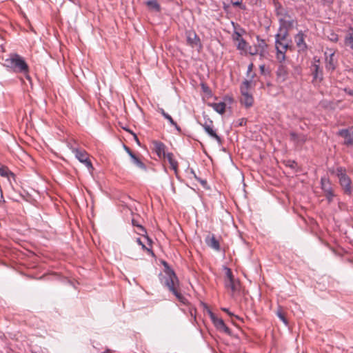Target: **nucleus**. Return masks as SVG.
<instances>
[{
  "instance_id": "obj_1",
  "label": "nucleus",
  "mask_w": 353,
  "mask_h": 353,
  "mask_svg": "<svg viewBox=\"0 0 353 353\" xmlns=\"http://www.w3.org/2000/svg\"><path fill=\"white\" fill-rule=\"evenodd\" d=\"M163 264L165 267V271L163 275L162 274L159 275L161 283L167 288L179 302L185 304L187 300L180 292L179 281L177 276L174 270L169 267L168 263L163 261Z\"/></svg>"
},
{
  "instance_id": "obj_2",
  "label": "nucleus",
  "mask_w": 353,
  "mask_h": 353,
  "mask_svg": "<svg viewBox=\"0 0 353 353\" xmlns=\"http://www.w3.org/2000/svg\"><path fill=\"white\" fill-rule=\"evenodd\" d=\"M3 66L8 70L15 72L27 74L29 72V67L25 59L17 53H12L9 57L5 59Z\"/></svg>"
},
{
  "instance_id": "obj_3",
  "label": "nucleus",
  "mask_w": 353,
  "mask_h": 353,
  "mask_svg": "<svg viewBox=\"0 0 353 353\" xmlns=\"http://www.w3.org/2000/svg\"><path fill=\"white\" fill-rule=\"evenodd\" d=\"M254 77V74H252L250 80L245 79L243 81L240 87V91L241 94V103L243 104L246 108L252 106L254 103V98L251 94L249 93V89L250 88L252 83V79Z\"/></svg>"
},
{
  "instance_id": "obj_4",
  "label": "nucleus",
  "mask_w": 353,
  "mask_h": 353,
  "mask_svg": "<svg viewBox=\"0 0 353 353\" xmlns=\"http://www.w3.org/2000/svg\"><path fill=\"white\" fill-rule=\"evenodd\" d=\"M75 145V142H74L73 143H68V147L74 154L75 157L81 163H83L90 171H92L94 168L92 162L88 157V154L86 152L85 150L77 148Z\"/></svg>"
},
{
  "instance_id": "obj_5",
  "label": "nucleus",
  "mask_w": 353,
  "mask_h": 353,
  "mask_svg": "<svg viewBox=\"0 0 353 353\" xmlns=\"http://www.w3.org/2000/svg\"><path fill=\"white\" fill-rule=\"evenodd\" d=\"M345 171L344 168L340 166L336 168L335 174L339 180V183L344 192L350 195L352 193V182L350 177L345 173Z\"/></svg>"
},
{
  "instance_id": "obj_6",
  "label": "nucleus",
  "mask_w": 353,
  "mask_h": 353,
  "mask_svg": "<svg viewBox=\"0 0 353 353\" xmlns=\"http://www.w3.org/2000/svg\"><path fill=\"white\" fill-rule=\"evenodd\" d=\"M312 75V83L321 82L323 79V69L321 68V61L317 57H313L310 66Z\"/></svg>"
},
{
  "instance_id": "obj_7",
  "label": "nucleus",
  "mask_w": 353,
  "mask_h": 353,
  "mask_svg": "<svg viewBox=\"0 0 353 353\" xmlns=\"http://www.w3.org/2000/svg\"><path fill=\"white\" fill-rule=\"evenodd\" d=\"M291 40L283 41L275 39V47L276 50V59L279 62L284 61L285 59V52L290 47Z\"/></svg>"
},
{
  "instance_id": "obj_8",
  "label": "nucleus",
  "mask_w": 353,
  "mask_h": 353,
  "mask_svg": "<svg viewBox=\"0 0 353 353\" xmlns=\"http://www.w3.org/2000/svg\"><path fill=\"white\" fill-rule=\"evenodd\" d=\"M205 132L212 139H215L219 144L222 143L221 138L216 134L214 129L213 121L210 119L204 118V122L200 123Z\"/></svg>"
},
{
  "instance_id": "obj_9",
  "label": "nucleus",
  "mask_w": 353,
  "mask_h": 353,
  "mask_svg": "<svg viewBox=\"0 0 353 353\" xmlns=\"http://www.w3.org/2000/svg\"><path fill=\"white\" fill-rule=\"evenodd\" d=\"M321 187L328 203H331L335 196V194L334 193L330 179L327 177H322L321 179Z\"/></svg>"
},
{
  "instance_id": "obj_10",
  "label": "nucleus",
  "mask_w": 353,
  "mask_h": 353,
  "mask_svg": "<svg viewBox=\"0 0 353 353\" xmlns=\"http://www.w3.org/2000/svg\"><path fill=\"white\" fill-rule=\"evenodd\" d=\"M209 314L210 319L216 328L221 332H224L228 335H232L231 330L225 325L222 319L218 318L212 312L210 311Z\"/></svg>"
},
{
  "instance_id": "obj_11",
  "label": "nucleus",
  "mask_w": 353,
  "mask_h": 353,
  "mask_svg": "<svg viewBox=\"0 0 353 353\" xmlns=\"http://www.w3.org/2000/svg\"><path fill=\"white\" fill-rule=\"evenodd\" d=\"M276 81L279 83L285 82L289 77V69L284 61L279 62L276 72Z\"/></svg>"
},
{
  "instance_id": "obj_12",
  "label": "nucleus",
  "mask_w": 353,
  "mask_h": 353,
  "mask_svg": "<svg viewBox=\"0 0 353 353\" xmlns=\"http://www.w3.org/2000/svg\"><path fill=\"white\" fill-rule=\"evenodd\" d=\"M187 43L192 48H201L202 45L201 43L200 38L196 34L194 31H187L186 32Z\"/></svg>"
},
{
  "instance_id": "obj_13",
  "label": "nucleus",
  "mask_w": 353,
  "mask_h": 353,
  "mask_svg": "<svg viewBox=\"0 0 353 353\" xmlns=\"http://www.w3.org/2000/svg\"><path fill=\"white\" fill-rule=\"evenodd\" d=\"M305 35L301 30L294 36V41L299 52H305L307 50V46L305 41Z\"/></svg>"
},
{
  "instance_id": "obj_14",
  "label": "nucleus",
  "mask_w": 353,
  "mask_h": 353,
  "mask_svg": "<svg viewBox=\"0 0 353 353\" xmlns=\"http://www.w3.org/2000/svg\"><path fill=\"white\" fill-rule=\"evenodd\" d=\"M325 69L327 71L332 72L337 66V60L335 59V53L332 52L329 55L325 52Z\"/></svg>"
},
{
  "instance_id": "obj_15",
  "label": "nucleus",
  "mask_w": 353,
  "mask_h": 353,
  "mask_svg": "<svg viewBox=\"0 0 353 353\" xmlns=\"http://www.w3.org/2000/svg\"><path fill=\"white\" fill-rule=\"evenodd\" d=\"M207 245L216 251H220L221 247L218 240H216L214 234L209 233L205 239Z\"/></svg>"
},
{
  "instance_id": "obj_16",
  "label": "nucleus",
  "mask_w": 353,
  "mask_h": 353,
  "mask_svg": "<svg viewBox=\"0 0 353 353\" xmlns=\"http://www.w3.org/2000/svg\"><path fill=\"white\" fill-rule=\"evenodd\" d=\"M279 30H290L295 23V21L290 16L287 18H279Z\"/></svg>"
},
{
  "instance_id": "obj_17",
  "label": "nucleus",
  "mask_w": 353,
  "mask_h": 353,
  "mask_svg": "<svg viewBox=\"0 0 353 353\" xmlns=\"http://www.w3.org/2000/svg\"><path fill=\"white\" fill-rule=\"evenodd\" d=\"M273 3L275 8V13L276 16L279 17V19H283L290 17L287 10L284 8L277 0H273Z\"/></svg>"
},
{
  "instance_id": "obj_18",
  "label": "nucleus",
  "mask_w": 353,
  "mask_h": 353,
  "mask_svg": "<svg viewBox=\"0 0 353 353\" xmlns=\"http://www.w3.org/2000/svg\"><path fill=\"white\" fill-rule=\"evenodd\" d=\"M153 144L154 146L155 152L158 157L159 158H165V156L167 154V153L165 152V145L163 143L158 141H154Z\"/></svg>"
},
{
  "instance_id": "obj_19",
  "label": "nucleus",
  "mask_w": 353,
  "mask_h": 353,
  "mask_svg": "<svg viewBox=\"0 0 353 353\" xmlns=\"http://www.w3.org/2000/svg\"><path fill=\"white\" fill-rule=\"evenodd\" d=\"M239 281L235 279L225 280V287L230 289L233 293L239 291Z\"/></svg>"
},
{
  "instance_id": "obj_20",
  "label": "nucleus",
  "mask_w": 353,
  "mask_h": 353,
  "mask_svg": "<svg viewBox=\"0 0 353 353\" xmlns=\"http://www.w3.org/2000/svg\"><path fill=\"white\" fill-rule=\"evenodd\" d=\"M165 158L168 159L171 169H172L176 174L178 172V162L174 159L173 154L172 152H168Z\"/></svg>"
},
{
  "instance_id": "obj_21",
  "label": "nucleus",
  "mask_w": 353,
  "mask_h": 353,
  "mask_svg": "<svg viewBox=\"0 0 353 353\" xmlns=\"http://www.w3.org/2000/svg\"><path fill=\"white\" fill-rule=\"evenodd\" d=\"M209 105L219 114H223L225 111L226 104L224 102L212 103H210Z\"/></svg>"
},
{
  "instance_id": "obj_22",
  "label": "nucleus",
  "mask_w": 353,
  "mask_h": 353,
  "mask_svg": "<svg viewBox=\"0 0 353 353\" xmlns=\"http://www.w3.org/2000/svg\"><path fill=\"white\" fill-rule=\"evenodd\" d=\"M256 39L258 43L257 45L255 46V47H256L257 49L259 50V53L260 54V55L263 56L266 51L268 45L266 44L265 40L260 39L259 36L256 37Z\"/></svg>"
},
{
  "instance_id": "obj_23",
  "label": "nucleus",
  "mask_w": 353,
  "mask_h": 353,
  "mask_svg": "<svg viewBox=\"0 0 353 353\" xmlns=\"http://www.w3.org/2000/svg\"><path fill=\"white\" fill-rule=\"evenodd\" d=\"M236 40L239 41L237 45V49L241 50H247L248 43L246 41L241 37V35L239 32H236Z\"/></svg>"
},
{
  "instance_id": "obj_24",
  "label": "nucleus",
  "mask_w": 353,
  "mask_h": 353,
  "mask_svg": "<svg viewBox=\"0 0 353 353\" xmlns=\"http://www.w3.org/2000/svg\"><path fill=\"white\" fill-rule=\"evenodd\" d=\"M146 6L150 9L156 12L161 11V6L157 0H148L145 2Z\"/></svg>"
},
{
  "instance_id": "obj_25",
  "label": "nucleus",
  "mask_w": 353,
  "mask_h": 353,
  "mask_svg": "<svg viewBox=\"0 0 353 353\" xmlns=\"http://www.w3.org/2000/svg\"><path fill=\"white\" fill-rule=\"evenodd\" d=\"M289 31L290 30L284 29L282 30H279V32L275 35V39L288 41L287 39L289 36Z\"/></svg>"
},
{
  "instance_id": "obj_26",
  "label": "nucleus",
  "mask_w": 353,
  "mask_h": 353,
  "mask_svg": "<svg viewBox=\"0 0 353 353\" xmlns=\"http://www.w3.org/2000/svg\"><path fill=\"white\" fill-rule=\"evenodd\" d=\"M131 159L133 163L135 164L138 168L144 170H146L145 165L136 155H134Z\"/></svg>"
},
{
  "instance_id": "obj_27",
  "label": "nucleus",
  "mask_w": 353,
  "mask_h": 353,
  "mask_svg": "<svg viewBox=\"0 0 353 353\" xmlns=\"http://www.w3.org/2000/svg\"><path fill=\"white\" fill-rule=\"evenodd\" d=\"M285 165L294 170L295 172H298V164L295 161L288 160L285 162Z\"/></svg>"
},
{
  "instance_id": "obj_28",
  "label": "nucleus",
  "mask_w": 353,
  "mask_h": 353,
  "mask_svg": "<svg viewBox=\"0 0 353 353\" xmlns=\"http://www.w3.org/2000/svg\"><path fill=\"white\" fill-rule=\"evenodd\" d=\"M137 243L141 245V248L143 250H147L148 253L151 254L152 255H154V252L152 251V250L151 249V248H148L145 245V244L143 243V242L141 241V239L140 238H137Z\"/></svg>"
},
{
  "instance_id": "obj_29",
  "label": "nucleus",
  "mask_w": 353,
  "mask_h": 353,
  "mask_svg": "<svg viewBox=\"0 0 353 353\" xmlns=\"http://www.w3.org/2000/svg\"><path fill=\"white\" fill-rule=\"evenodd\" d=\"M223 269L225 272V280H230V279H234L232 272L230 268H229L228 267H224Z\"/></svg>"
},
{
  "instance_id": "obj_30",
  "label": "nucleus",
  "mask_w": 353,
  "mask_h": 353,
  "mask_svg": "<svg viewBox=\"0 0 353 353\" xmlns=\"http://www.w3.org/2000/svg\"><path fill=\"white\" fill-rule=\"evenodd\" d=\"M276 315L285 323V325H288V320L285 318L284 313L281 310L277 311Z\"/></svg>"
},
{
  "instance_id": "obj_31",
  "label": "nucleus",
  "mask_w": 353,
  "mask_h": 353,
  "mask_svg": "<svg viewBox=\"0 0 353 353\" xmlns=\"http://www.w3.org/2000/svg\"><path fill=\"white\" fill-rule=\"evenodd\" d=\"M299 135L300 134H298L294 132H291L290 133V140L293 141L295 144L298 145V139H299Z\"/></svg>"
},
{
  "instance_id": "obj_32",
  "label": "nucleus",
  "mask_w": 353,
  "mask_h": 353,
  "mask_svg": "<svg viewBox=\"0 0 353 353\" xmlns=\"http://www.w3.org/2000/svg\"><path fill=\"white\" fill-rule=\"evenodd\" d=\"M231 3L234 6H239L242 10L245 9V6L242 4V0H231Z\"/></svg>"
},
{
  "instance_id": "obj_33",
  "label": "nucleus",
  "mask_w": 353,
  "mask_h": 353,
  "mask_svg": "<svg viewBox=\"0 0 353 353\" xmlns=\"http://www.w3.org/2000/svg\"><path fill=\"white\" fill-rule=\"evenodd\" d=\"M345 43L353 48V34H349V35L345 37Z\"/></svg>"
},
{
  "instance_id": "obj_34",
  "label": "nucleus",
  "mask_w": 353,
  "mask_h": 353,
  "mask_svg": "<svg viewBox=\"0 0 353 353\" xmlns=\"http://www.w3.org/2000/svg\"><path fill=\"white\" fill-rule=\"evenodd\" d=\"M137 228H138V230H139V231L137 232V233H138L139 235H141V236H145L147 234L146 230H145V228H144V227H143L141 225H137Z\"/></svg>"
},
{
  "instance_id": "obj_35",
  "label": "nucleus",
  "mask_w": 353,
  "mask_h": 353,
  "mask_svg": "<svg viewBox=\"0 0 353 353\" xmlns=\"http://www.w3.org/2000/svg\"><path fill=\"white\" fill-rule=\"evenodd\" d=\"M339 134L343 137H344L345 139L350 137V132L348 131V130L347 129H343V130H341L339 132Z\"/></svg>"
},
{
  "instance_id": "obj_36",
  "label": "nucleus",
  "mask_w": 353,
  "mask_h": 353,
  "mask_svg": "<svg viewBox=\"0 0 353 353\" xmlns=\"http://www.w3.org/2000/svg\"><path fill=\"white\" fill-rule=\"evenodd\" d=\"M9 174H12V173L5 168H0V175L2 176H8Z\"/></svg>"
},
{
  "instance_id": "obj_37",
  "label": "nucleus",
  "mask_w": 353,
  "mask_h": 353,
  "mask_svg": "<svg viewBox=\"0 0 353 353\" xmlns=\"http://www.w3.org/2000/svg\"><path fill=\"white\" fill-rule=\"evenodd\" d=\"M196 180H197L201 183V185L203 186V188H205L206 190L210 188L208 186V182H207L206 180L202 179H201L199 177H196Z\"/></svg>"
},
{
  "instance_id": "obj_38",
  "label": "nucleus",
  "mask_w": 353,
  "mask_h": 353,
  "mask_svg": "<svg viewBox=\"0 0 353 353\" xmlns=\"http://www.w3.org/2000/svg\"><path fill=\"white\" fill-rule=\"evenodd\" d=\"M248 51L251 55H256L257 54H259V50L255 46L254 48L249 46V49L248 50Z\"/></svg>"
},
{
  "instance_id": "obj_39",
  "label": "nucleus",
  "mask_w": 353,
  "mask_h": 353,
  "mask_svg": "<svg viewBox=\"0 0 353 353\" xmlns=\"http://www.w3.org/2000/svg\"><path fill=\"white\" fill-rule=\"evenodd\" d=\"M247 120L245 118L239 119L236 121L235 126H243L245 125Z\"/></svg>"
},
{
  "instance_id": "obj_40",
  "label": "nucleus",
  "mask_w": 353,
  "mask_h": 353,
  "mask_svg": "<svg viewBox=\"0 0 353 353\" xmlns=\"http://www.w3.org/2000/svg\"><path fill=\"white\" fill-rule=\"evenodd\" d=\"M222 310L226 312L229 316H234L235 319L242 321V319L230 312L228 308H222Z\"/></svg>"
},
{
  "instance_id": "obj_41",
  "label": "nucleus",
  "mask_w": 353,
  "mask_h": 353,
  "mask_svg": "<svg viewBox=\"0 0 353 353\" xmlns=\"http://www.w3.org/2000/svg\"><path fill=\"white\" fill-rule=\"evenodd\" d=\"M306 137L304 134H300L298 139V144H303L306 141Z\"/></svg>"
},
{
  "instance_id": "obj_42",
  "label": "nucleus",
  "mask_w": 353,
  "mask_h": 353,
  "mask_svg": "<svg viewBox=\"0 0 353 353\" xmlns=\"http://www.w3.org/2000/svg\"><path fill=\"white\" fill-rule=\"evenodd\" d=\"M165 119L168 121L171 125H176V122L173 120V119L170 114L165 116Z\"/></svg>"
},
{
  "instance_id": "obj_43",
  "label": "nucleus",
  "mask_w": 353,
  "mask_h": 353,
  "mask_svg": "<svg viewBox=\"0 0 353 353\" xmlns=\"http://www.w3.org/2000/svg\"><path fill=\"white\" fill-rule=\"evenodd\" d=\"M330 39L332 41L336 42V41H338V40H339L338 35H337L336 34H335V33H332V34H330Z\"/></svg>"
},
{
  "instance_id": "obj_44",
  "label": "nucleus",
  "mask_w": 353,
  "mask_h": 353,
  "mask_svg": "<svg viewBox=\"0 0 353 353\" xmlns=\"http://www.w3.org/2000/svg\"><path fill=\"white\" fill-rule=\"evenodd\" d=\"M124 149L126 151V152L129 154V156L130 157V158H132L134 155H135L132 152V150L130 149V148H128V146H126L125 145H124Z\"/></svg>"
},
{
  "instance_id": "obj_45",
  "label": "nucleus",
  "mask_w": 353,
  "mask_h": 353,
  "mask_svg": "<svg viewBox=\"0 0 353 353\" xmlns=\"http://www.w3.org/2000/svg\"><path fill=\"white\" fill-rule=\"evenodd\" d=\"M201 88H202V90H203V91L204 92H205V93L210 92V90L209 87L207 85H205L204 83H202L201 84Z\"/></svg>"
},
{
  "instance_id": "obj_46",
  "label": "nucleus",
  "mask_w": 353,
  "mask_h": 353,
  "mask_svg": "<svg viewBox=\"0 0 353 353\" xmlns=\"http://www.w3.org/2000/svg\"><path fill=\"white\" fill-rule=\"evenodd\" d=\"M345 144L346 145H352L353 143V139L351 137H349L345 139Z\"/></svg>"
},
{
  "instance_id": "obj_47",
  "label": "nucleus",
  "mask_w": 353,
  "mask_h": 353,
  "mask_svg": "<svg viewBox=\"0 0 353 353\" xmlns=\"http://www.w3.org/2000/svg\"><path fill=\"white\" fill-rule=\"evenodd\" d=\"M253 63H250L248 67L247 75L249 76L253 69Z\"/></svg>"
},
{
  "instance_id": "obj_48",
  "label": "nucleus",
  "mask_w": 353,
  "mask_h": 353,
  "mask_svg": "<svg viewBox=\"0 0 353 353\" xmlns=\"http://www.w3.org/2000/svg\"><path fill=\"white\" fill-rule=\"evenodd\" d=\"M158 111L161 114V115L164 118L165 117V116H167L168 114L167 112H165V110L163 108H159Z\"/></svg>"
},
{
  "instance_id": "obj_49",
  "label": "nucleus",
  "mask_w": 353,
  "mask_h": 353,
  "mask_svg": "<svg viewBox=\"0 0 353 353\" xmlns=\"http://www.w3.org/2000/svg\"><path fill=\"white\" fill-rule=\"evenodd\" d=\"M144 237L147 239L148 245L152 247V239L147 234Z\"/></svg>"
},
{
  "instance_id": "obj_50",
  "label": "nucleus",
  "mask_w": 353,
  "mask_h": 353,
  "mask_svg": "<svg viewBox=\"0 0 353 353\" xmlns=\"http://www.w3.org/2000/svg\"><path fill=\"white\" fill-rule=\"evenodd\" d=\"M345 91L348 95L353 96V89H345Z\"/></svg>"
},
{
  "instance_id": "obj_51",
  "label": "nucleus",
  "mask_w": 353,
  "mask_h": 353,
  "mask_svg": "<svg viewBox=\"0 0 353 353\" xmlns=\"http://www.w3.org/2000/svg\"><path fill=\"white\" fill-rule=\"evenodd\" d=\"M259 69H260V72L261 74H263L265 72V65H260Z\"/></svg>"
},
{
  "instance_id": "obj_52",
  "label": "nucleus",
  "mask_w": 353,
  "mask_h": 353,
  "mask_svg": "<svg viewBox=\"0 0 353 353\" xmlns=\"http://www.w3.org/2000/svg\"><path fill=\"white\" fill-rule=\"evenodd\" d=\"M172 126H174L175 128V129L179 132H181V128L177 125V123H176V125H173Z\"/></svg>"
},
{
  "instance_id": "obj_53",
  "label": "nucleus",
  "mask_w": 353,
  "mask_h": 353,
  "mask_svg": "<svg viewBox=\"0 0 353 353\" xmlns=\"http://www.w3.org/2000/svg\"><path fill=\"white\" fill-rule=\"evenodd\" d=\"M190 173L193 175L194 178L196 179V177H198L196 174V173L194 172V170L193 169H191L190 170Z\"/></svg>"
},
{
  "instance_id": "obj_54",
  "label": "nucleus",
  "mask_w": 353,
  "mask_h": 353,
  "mask_svg": "<svg viewBox=\"0 0 353 353\" xmlns=\"http://www.w3.org/2000/svg\"><path fill=\"white\" fill-rule=\"evenodd\" d=\"M1 202H3L4 203L5 202V200H4V198H3V193L1 192V196H0V203Z\"/></svg>"
},
{
  "instance_id": "obj_55",
  "label": "nucleus",
  "mask_w": 353,
  "mask_h": 353,
  "mask_svg": "<svg viewBox=\"0 0 353 353\" xmlns=\"http://www.w3.org/2000/svg\"><path fill=\"white\" fill-rule=\"evenodd\" d=\"M132 222L134 226L137 227V225H139L134 219H132Z\"/></svg>"
},
{
  "instance_id": "obj_56",
  "label": "nucleus",
  "mask_w": 353,
  "mask_h": 353,
  "mask_svg": "<svg viewBox=\"0 0 353 353\" xmlns=\"http://www.w3.org/2000/svg\"><path fill=\"white\" fill-rule=\"evenodd\" d=\"M134 139H136V141L139 143V139L135 134H134Z\"/></svg>"
},
{
  "instance_id": "obj_57",
  "label": "nucleus",
  "mask_w": 353,
  "mask_h": 353,
  "mask_svg": "<svg viewBox=\"0 0 353 353\" xmlns=\"http://www.w3.org/2000/svg\"><path fill=\"white\" fill-rule=\"evenodd\" d=\"M32 353H43V352H33Z\"/></svg>"
}]
</instances>
